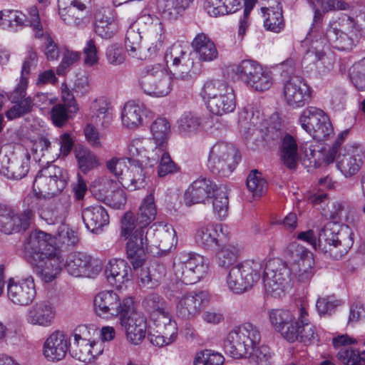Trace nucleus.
I'll use <instances>...</instances> for the list:
<instances>
[{"label": "nucleus", "mask_w": 365, "mask_h": 365, "mask_svg": "<svg viewBox=\"0 0 365 365\" xmlns=\"http://www.w3.org/2000/svg\"><path fill=\"white\" fill-rule=\"evenodd\" d=\"M128 154L140 163L153 167L160 160V140L148 138L144 143L140 139L133 140L128 145Z\"/></svg>", "instance_id": "20"}, {"label": "nucleus", "mask_w": 365, "mask_h": 365, "mask_svg": "<svg viewBox=\"0 0 365 365\" xmlns=\"http://www.w3.org/2000/svg\"><path fill=\"white\" fill-rule=\"evenodd\" d=\"M284 254L288 259L292 280L308 282L314 275V259L313 254L296 242L287 247Z\"/></svg>", "instance_id": "8"}, {"label": "nucleus", "mask_w": 365, "mask_h": 365, "mask_svg": "<svg viewBox=\"0 0 365 365\" xmlns=\"http://www.w3.org/2000/svg\"><path fill=\"white\" fill-rule=\"evenodd\" d=\"M89 331L86 325H81L73 331L74 344L78 349V353L76 356L81 361H90L91 356V340L88 338Z\"/></svg>", "instance_id": "41"}, {"label": "nucleus", "mask_w": 365, "mask_h": 365, "mask_svg": "<svg viewBox=\"0 0 365 365\" xmlns=\"http://www.w3.org/2000/svg\"><path fill=\"white\" fill-rule=\"evenodd\" d=\"M313 90L301 76H292L284 80L282 94L287 106L299 109L309 104L312 100Z\"/></svg>", "instance_id": "12"}, {"label": "nucleus", "mask_w": 365, "mask_h": 365, "mask_svg": "<svg viewBox=\"0 0 365 365\" xmlns=\"http://www.w3.org/2000/svg\"><path fill=\"white\" fill-rule=\"evenodd\" d=\"M340 305V301L334 296L319 297L316 303V307L319 315L330 314Z\"/></svg>", "instance_id": "64"}, {"label": "nucleus", "mask_w": 365, "mask_h": 365, "mask_svg": "<svg viewBox=\"0 0 365 365\" xmlns=\"http://www.w3.org/2000/svg\"><path fill=\"white\" fill-rule=\"evenodd\" d=\"M30 157L28 155H4L0 158V173L9 179L20 180L24 178L29 170Z\"/></svg>", "instance_id": "26"}, {"label": "nucleus", "mask_w": 365, "mask_h": 365, "mask_svg": "<svg viewBox=\"0 0 365 365\" xmlns=\"http://www.w3.org/2000/svg\"><path fill=\"white\" fill-rule=\"evenodd\" d=\"M55 317V310L48 301H41L34 304L26 312V320L32 325L49 327Z\"/></svg>", "instance_id": "27"}, {"label": "nucleus", "mask_w": 365, "mask_h": 365, "mask_svg": "<svg viewBox=\"0 0 365 365\" xmlns=\"http://www.w3.org/2000/svg\"><path fill=\"white\" fill-rule=\"evenodd\" d=\"M60 250L46 252L41 257L29 261L34 272L45 282H51L60 274L62 268Z\"/></svg>", "instance_id": "18"}, {"label": "nucleus", "mask_w": 365, "mask_h": 365, "mask_svg": "<svg viewBox=\"0 0 365 365\" xmlns=\"http://www.w3.org/2000/svg\"><path fill=\"white\" fill-rule=\"evenodd\" d=\"M68 273L75 277H94L102 269V264L98 259L83 252L71 254L65 263Z\"/></svg>", "instance_id": "16"}, {"label": "nucleus", "mask_w": 365, "mask_h": 365, "mask_svg": "<svg viewBox=\"0 0 365 365\" xmlns=\"http://www.w3.org/2000/svg\"><path fill=\"white\" fill-rule=\"evenodd\" d=\"M349 130L341 132L334 143H338L334 161L337 169L346 178L355 175L361 168L365 158V151L360 144L352 143L342 146Z\"/></svg>", "instance_id": "6"}, {"label": "nucleus", "mask_w": 365, "mask_h": 365, "mask_svg": "<svg viewBox=\"0 0 365 365\" xmlns=\"http://www.w3.org/2000/svg\"><path fill=\"white\" fill-rule=\"evenodd\" d=\"M263 277L269 278L273 277L274 279L290 285L292 281L291 277V270L288 264L279 259H273L269 260L266 265H264Z\"/></svg>", "instance_id": "38"}, {"label": "nucleus", "mask_w": 365, "mask_h": 365, "mask_svg": "<svg viewBox=\"0 0 365 365\" xmlns=\"http://www.w3.org/2000/svg\"><path fill=\"white\" fill-rule=\"evenodd\" d=\"M302 128L314 138L326 140L333 134V127L328 115L320 108L309 106L299 118Z\"/></svg>", "instance_id": "13"}, {"label": "nucleus", "mask_w": 365, "mask_h": 365, "mask_svg": "<svg viewBox=\"0 0 365 365\" xmlns=\"http://www.w3.org/2000/svg\"><path fill=\"white\" fill-rule=\"evenodd\" d=\"M143 115L147 118H153L154 113L135 101H128L125 104L121 113L123 125L129 129H136L143 125Z\"/></svg>", "instance_id": "30"}, {"label": "nucleus", "mask_w": 365, "mask_h": 365, "mask_svg": "<svg viewBox=\"0 0 365 365\" xmlns=\"http://www.w3.org/2000/svg\"><path fill=\"white\" fill-rule=\"evenodd\" d=\"M157 205L153 192L146 195L142 200L136 217V222L140 228H145L156 217Z\"/></svg>", "instance_id": "39"}, {"label": "nucleus", "mask_w": 365, "mask_h": 365, "mask_svg": "<svg viewBox=\"0 0 365 365\" xmlns=\"http://www.w3.org/2000/svg\"><path fill=\"white\" fill-rule=\"evenodd\" d=\"M128 163H130L128 172L124 178H120L119 184L130 190L143 187L146 178V173L143 166L144 163H140L138 159H134L130 155Z\"/></svg>", "instance_id": "36"}, {"label": "nucleus", "mask_w": 365, "mask_h": 365, "mask_svg": "<svg viewBox=\"0 0 365 365\" xmlns=\"http://www.w3.org/2000/svg\"><path fill=\"white\" fill-rule=\"evenodd\" d=\"M247 357L249 358L250 362L254 365L272 364V354L267 346H256L255 348L250 350Z\"/></svg>", "instance_id": "57"}, {"label": "nucleus", "mask_w": 365, "mask_h": 365, "mask_svg": "<svg viewBox=\"0 0 365 365\" xmlns=\"http://www.w3.org/2000/svg\"><path fill=\"white\" fill-rule=\"evenodd\" d=\"M259 123V118L258 115L255 116L252 110H249L247 108H243L239 113L238 127L242 132L248 133L250 131L254 130Z\"/></svg>", "instance_id": "59"}, {"label": "nucleus", "mask_w": 365, "mask_h": 365, "mask_svg": "<svg viewBox=\"0 0 365 365\" xmlns=\"http://www.w3.org/2000/svg\"><path fill=\"white\" fill-rule=\"evenodd\" d=\"M338 143L327 150L321 145L312 142H306L300 145L301 156L299 160L305 168H317L322 163L326 165L334 162Z\"/></svg>", "instance_id": "14"}, {"label": "nucleus", "mask_w": 365, "mask_h": 365, "mask_svg": "<svg viewBox=\"0 0 365 365\" xmlns=\"http://www.w3.org/2000/svg\"><path fill=\"white\" fill-rule=\"evenodd\" d=\"M193 0H161V19L171 21L182 16Z\"/></svg>", "instance_id": "44"}, {"label": "nucleus", "mask_w": 365, "mask_h": 365, "mask_svg": "<svg viewBox=\"0 0 365 365\" xmlns=\"http://www.w3.org/2000/svg\"><path fill=\"white\" fill-rule=\"evenodd\" d=\"M273 83L274 78L272 72L262 66L247 87L257 92H264L269 90Z\"/></svg>", "instance_id": "49"}, {"label": "nucleus", "mask_w": 365, "mask_h": 365, "mask_svg": "<svg viewBox=\"0 0 365 365\" xmlns=\"http://www.w3.org/2000/svg\"><path fill=\"white\" fill-rule=\"evenodd\" d=\"M193 66L194 61L191 51L187 52L182 50L180 51V56H175L173 59V70H171L170 73L173 76L185 78L187 77Z\"/></svg>", "instance_id": "46"}, {"label": "nucleus", "mask_w": 365, "mask_h": 365, "mask_svg": "<svg viewBox=\"0 0 365 365\" xmlns=\"http://www.w3.org/2000/svg\"><path fill=\"white\" fill-rule=\"evenodd\" d=\"M120 324L124 329L127 339L133 344H140L145 337L147 324L144 316L137 312L135 302L130 312L120 317Z\"/></svg>", "instance_id": "19"}, {"label": "nucleus", "mask_w": 365, "mask_h": 365, "mask_svg": "<svg viewBox=\"0 0 365 365\" xmlns=\"http://www.w3.org/2000/svg\"><path fill=\"white\" fill-rule=\"evenodd\" d=\"M143 305L146 311L150 314L151 322L148 325V339L155 346L159 344L160 336L158 335V317L160 314V295L158 293L148 294Z\"/></svg>", "instance_id": "35"}, {"label": "nucleus", "mask_w": 365, "mask_h": 365, "mask_svg": "<svg viewBox=\"0 0 365 365\" xmlns=\"http://www.w3.org/2000/svg\"><path fill=\"white\" fill-rule=\"evenodd\" d=\"M177 243L178 237L173 225H161V258L175 250Z\"/></svg>", "instance_id": "52"}, {"label": "nucleus", "mask_w": 365, "mask_h": 365, "mask_svg": "<svg viewBox=\"0 0 365 365\" xmlns=\"http://www.w3.org/2000/svg\"><path fill=\"white\" fill-rule=\"evenodd\" d=\"M134 303L132 297L121 298L113 290L100 292L93 299L96 313L104 319H113L118 316L121 317L133 310Z\"/></svg>", "instance_id": "9"}, {"label": "nucleus", "mask_w": 365, "mask_h": 365, "mask_svg": "<svg viewBox=\"0 0 365 365\" xmlns=\"http://www.w3.org/2000/svg\"><path fill=\"white\" fill-rule=\"evenodd\" d=\"M106 276L110 285L121 289L132 277L131 269L128 262L121 259H115L109 262L106 269Z\"/></svg>", "instance_id": "31"}, {"label": "nucleus", "mask_w": 365, "mask_h": 365, "mask_svg": "<svg viewBox=\"0 0 365 365\" xmlns=\"http://www.w3.org/2000/svg\"><path fill=\"white\" fill-rule=\"evenodd\" d=\"M270 322L274 329L289 342L296 341L297 332L294 329L296 318L289 310L273 309L269 313Z\"/></svg>", "instance_id": "25"}, {"label": "nucleus", "mask_w": 365, "mask_h": 365, "mask_svg": "<svg viewBox=\"0 0 365 365\" xmlns=\"http://www.w3.org/2000/svg\"><path fill=\"white\" fill-rule=\"evenodd\" d=\"M337 358L345 365H365V351L350 346L341 348L337 353Z\"/></svg>", "instance_id": "50"}, {"label": "nucleus", "mask_w": 365, "mask_h": 365, "mask_svg": "<svg viewBox=\"0 0 365 365\" xmlns=\"http://www.w3.org/2000/svg\"><path fill=\"white\" fill-rule=\"evenodd\" d=\"M209 264L207 258L195 252H180L177 262L165 263L161 260V267L172 268L173 276L185 284H194L202 280L208 272Z\"/></svg>", "instance_id": "1"}, {"label": "nucleus", "mask_w": 365, "mask_h": 365, "mask_svg": "<svg viewBox=\"0 0 365 365\" xmlns=\"http://www.w3.org/2000/svg\"><path fill=\"white\" fill-rule=\"evenodd\" d=\"M82 219L86 228L92 232H97L109 224V215L104 207L95 205L82 210Z\"/></svg>", "instance_id": "34"}, {"label": "nucleus", "mask_w": 365, "mask_h": 365, "mask_svg": "<svg viewBox=\"0 0 365 365\" xmlns=\"http://www.w3.org/2000/svg\"><path fill=\"white\" fill-rule=\"evenodd\" d=\"M263 282L266 293L274 298H281L284 296L287 289L290 287L285 282L274 279L272 276L269 278L263 277Z\"/></svg>", "instance_id": "60"}, {"label": "nucleus", "mask_w": 365, "mask_h": 365, "mask_svg": "<svg viewBox=\"0 0 365 365\" xmlns=\"http://www.w3.org/2000/svg\"><path fill=\"white\" fill-rule=\"evenodd\" d=\"M8 300L18 306L31 304L36 298V290L33 277L29 276L16 280L9 278L6 282Z\"/></svg>", "instance_id": "15"}, {"label": "nucleus", "mask_w": 365, "mask_h": 365, "mask_svg": "<svg viewBox=\"0 0 365 365\" xmlns=\"http://www.w3.org/2000/svg\"><path fill=\"white\" fill-rule=\"evenodd\" d=\"M200 96L209 110L216 115L232 113L236 108L235 90L224 80L207 81L202 88Z\"/></svg>", "instance_id": "2"}, {"label": "nucleus", "mask_w": 365, "mask_h": 365, "mask_svg": "<svg viewBox=\"0 0 365 365\" xmlns=\"http://www.w3.org/2000/svg\"><path fill=\"white\" fill-rule=\"evenodd\" d=\"M279 155L282 163L290 170L296 169L301 156L300 146L297 139L285 133L279 145Z\"/></svg>", "instance_id": "29"}, {"label": "nucleus", "mask_w": 365, "mask_h": 365, "mask_svg": "<svg viewBox=\"0 0 365 365\" xmlns=\"http://www.w3.org/2000/svg\"><path fill=\"white\" fill-rule=\"evenodd\" d=\"M137 226L134 214L131 212H125L120 222V236L128 240L125 247L126 257L135 271L143 267L146 259L143 228L139 227L135 229Z\"/></svg>", "instance_id": "3"}, {"label": "nucleus", "mask_w": 365, "mask_h": 365, "mask_svg": "<svg viewBox=\"0 0 365 365\" xmlns=\"http://www.w3.org/2000/svg\"><path fill=\"white\" fill-rule=\"evenodd\" d=\"M240 6V0H205L204 2L205 10L213 17L235 13Z\"/></svg>", "instance_id": "40"}, {"label": "nucleus", "mask_w": 365, "mask_h": 365, "mask_svg": "<svg viewBox=\"0 0 365 365\" xmlns=\"http://www.w3.org/2000/svg\"><path fill=\"white\" fill-rule=\"evenodd\" d=\"M167 269H164L163 294L168 300L176 304L182 298L187 291L182 287L183 283L180 279H177L175 276L173 277V273L170 269L168 271Z\"/></svg>", "instance_id": "42"}, {"label": "nucleus", "mask_w": 365, "mask_h": 365, "mask_svg": "<svg viewBox=\"0 0 365 365\" xmlns=\"http://www.w3.org/2000/svg\"><path fill=\"white\" fill-rule=\"evenodd\" d=\"M95 32L102 38H111L118 30L112 9L101 8L95 15Z\"/></svg>", "instance_id": "33"}, {"label": "nucleus", "mask_w": 365, "mask_h": 365, "mask_svg": "<svg viewBox=\"0 0 365 365\" xmlns=\"http://www.w3.org/2000/svg\"><path fill=\"white\" fill-rule=\"evenodd\" d=\"M30 225L29 214L18 213L12 207L0 204V231L11 235L26 230Z\"/></svg>", "instance_id": "23"}, {"label": "nucleus", "mask_w": 365, "mask_h": 365, "mask_svg": "<svg viewBox=\"0 0 365 365\" xmlns=\"http://www.w3.org/2000/svg\"><path fill=\"white\" fill-rule=\"evenodd\" d=\"M13 106L5 113L9 120L21 118L29 113L33 108L34 102L31 96L11 102Z\"/></svg>", "instance_id": "51"}, {"label": "nucleus", "mask_w": 365, "mask_h": 365, "mask_svg": "<svg viewBox=\"0 0 365 365\" xmlns=\"http://www.w3.org/2000/svg\"><path fill=\"white\" fill-rule=\"evenodd\" d=\"M76 158L79 168L84 173H86L98 165L96 156L88 149L81 148L76 150Z\"/></svg>", "instance_id": "54"}, {"label": "nucleus", "mask_w": 365, "mask_h": 365, "mask_svg": "<svg viewBox=\"0 0 365 365\" xmlns=\"http://www.w3.org/2000/svg\"><path fill=\"white\" fill-rule=\"evenodd\" d=\"M240 159L237 149L232 144L219 141L210 148L207 166L213 174L228 177Z\"/></svg>", "instance_id": "7"}, {"label": "nucleus", "mask_w": 365, "mask_h": 365, "mask_svg": "<svg viewBox=\"0 0 365 365\" xmlns=\"http://www.w3.org/2000/svg\"><path fill=\"white\" fill-rule=\"evenodd\" d=\"M24 250L29 262L36 257H41L46 252H56L59 249L53 245L51 235L36 230L30 233L25 242Z\"/></svg>", "instance_id": "22"}, {"label": "nucleus", "mask_w": 365, "mask_h": 365, "mask_svg": "<svg viewBox=\"0 0 365 365\" xmlns=\"http://www.w3.org/2000/svg\"><path fill=\"white\" fill-rule=\"evenodd\" d=\"M247 187L254 197H261L265 193L267 183L261 173L257 170H252L247 178Z\"/></svg>", "instance_id": "53"}, {"label": "nucleus", "mask_w": 365, "mask_h": 365, "mask_svg": "<svg viewBox=\"0 0 365 365\" xmlns=\"http://www.w3.org/2000/svg\"><path fill=\"white\" fill-rule=\"evenodd\" d=\"M213 213L219 220H224L228 215L229 198L226 187H219L213 194Z\"/></svg>", "instance_id": "45"}, {"label": "nucleus", "mask_w": 365, "mask_h": 365, "mask_svg": "<svg viewBox=\"0 0 365 365\" xmlns=\"http://www.w3.org/2000/svg\"><path fill=\"white\" fill-rule=\"evenodd\" d=\"M264 17V26L267 30L278 33L284 26L282 12L280 8L261 9Z\"/></svg>", "instance_id": "47"}, {"label": "nucleus", "mask_w": 365, "mask_h": 365, "mask_svg": "<svg viewBox=\"0 0 365 365\" xmlns=\"http://www.w3.org/2000/svg\"><path fill=\"white\" fill-rule=\"evenodd\" d=\"M298 319L295 322L294 329L297 332V340L304 344H309L315 337V328L309 323L308 313L305 308L301 307L297 311Z\"/></svg>", "instance_id": "43"}, {"label": "nucleus", "mask_w": 365, "mask_h": 365, "mask_svg": "<svg viewBox=\"0 0 365 365\" xmlns=\"http://www.w3.org/2000/svg\"><path fill=\"white\" fill-rule=\"evenodd\" d=\"M339 236L337 225L332 222H327L318 234L319 250L334 259H340L351 247L353 240L349 237L342 241Z\"/></svg>", "instance_id": "11"}, {"label": "nucleus", "mask_w": 365, "mask_h": 365, "mask_svg": "<svg viewBox=\"0 0 365 365\" xmlns=\"http://www.w3.org/2000/svg\"><path fill=\"white\" fill-rule=\"evenodd\" d=\"M68 179L66 170L51 164L37 174L33 183L34 190L39 197H52L63 190Z\"/></svg>", "instance_id": "10"}, {"label": "nucleus", "mask_w": 365, "mask_h": 365, "mask_svg": "<svg viewBox=\"0 0 365 365\" xmlns=\"http://www.w3.org/2000/svg\"><path fill=\"white\" fill-rule=\"evenodd\" d=\"M238 249L234 245L223 247L217 254V263L220 267H229L233 264L238 257Z\"/></svg>", "instance_id": "61"}, {"label": "nucleus", "mask_w": 365, "mask_h": 365, "mask_svg": "<svg viewBox=\"0 0 365 365\" xmlns=\"http://www.w3.org/2000/svg\"><path fill=\"white\" fill-rule=\"evenodd\" d=\"M177 123L180 133L185 135L197 133L200 126V119L190 113H184Z\"/></svg>", "instance_id": "56"}, {"label": "nucleus", "mask_w": 365, "mask_h": 365, "mask_svg": "<svg viewBox=\"0 0 365 365\" xmlns=\"http://www.w3.org/2000/svg\"><path fill=\"white\" fill-rule=\"evenodd\" d=\"M71 346L70 339L62 331L52 332L44 341L42 354L49 362H58L63 359Z\"/></svg>", "instance_id": "21"}, {"label": "nucleus", "mask_w": 365, "mask_h": 365, "mask_svg": "<svg viewBox=\"0 0 365 365\" xmlns=\"http://www.w3.org/2000/svg\"><path fill=\"white\" fill-rule=\"evenodd\" d=\"M260 339L257 328L250 323H245L230 331L224 343V349L234 359L245 358L259 344Z\"/></svg>", "instance_id": "5"}, {"label": "nucleus", "mask_w": 365, "mask_h": 365, "mask_svg": "<svg viewBox=\"0 0 365 365\" xmlns=\"http://www.w3.org/2000/svg\"><path fill=\"white\" fill-rule=\"evenodd\" d=\"M224 356L219 352L205 349L196 354L194 365H222Z\"/></svg>", "instance_id": "55"}, {"label": "nucleus", "mask_w": 365, "mask_h": 365, "mask_svg": "<svg viewBox=\"0 0 365 365\" xmlns=\"http://www.w3.org/2000/svg\"><path fill=\"white\" fill-rule=\"evenodd\" d=\"M58 14L61 20L67 25L75 27H82L86 24L87 6L79 4L78 7L70 4L61 6L58 2Z\"/></svg>", "instance_id": "37"}, {"label": "nucleus", "mask_w": 365, "mask_h": 365, "mask_svg": "<svg viewBox=\"0 0 365 365\" xmlns=\"http://www.w3.org/2000/svg\"><path fill=\"white\" fill-rule=\"evenodd\" d=\"M69 113H71L65 105L55 104L51 110V119L56 126L61 128L68 122Z\"/></svg>", "instance_id": "63"}, {"label": "nucleus", "mask_w": 365, "mask_h": 365, "mask_svg": "<svg viewBox=\"0 0 365 365\" xmlns=\"http://www.w3.org/2000/svg\"><path fill=\"white\" fill-rule=\"evenodd\" d=\"M263 269L262 260L244 261L230 269L226 277V285L234 294H242L259 281Z\"/></svg>", "instance_id": "4"}, {"label": "nucleus", "mask_w": 365, "mask_h": 365, "mask_svg": "<svg viewBox=\"0 0 365 365\" xmlns=\"http://www.w3.org/2000/svg\"><path fill=\"white\" fill-rule=\"evenodd\" d=\"M129 157L128 158H116L113 157L106 163V167L108 170L113 173L118 179V182H113L115 186L119 184V180H121L123 170L126 168V163H128Z\"/></svg>", "instance_id": "62"}, {"label": "nucleus", "mask_w": 365, "mask_h": 365, "mask_svg": "<svg viewBox=\"0 0 365 365\" xmlns=\"http://www.w3.org/2000/svg\"><path fill=\"white\" fill-rule=\"evenodd\" d=\"M216 184L210 179L200 177L193 181L184 194L185 203L187 206L204 203L217 190Z\"/></svg>", "instance_id": "24"}, {"label": "nucleus", "mask_w": 365, "mask_h": 365, "mask_svg": "<svg viewBox=\"0 0 365 365\" xmlns=\"http://www.w3.org/2000/svg\"><path fill=\"white\" fill-rule=\"evenodd\" d=\"M220 231H222L221 225L215 223L202 225L196 230L195 242L205 250H215L220 246Z\"/></svg>", "instance_id": "32"}, {"label": "nucleus", "mask_w": 365, "mask_h": 365, "mask_svg": "<svg viewBox=\"0 0 365 365\" xmlns=\"http://www.w3.org/2000/svg\"><path fill=\"white\" fill-rule=\"evenodd\" d=\"M262 66L253 60H243L237 64H230L224 68V76L237 78L247 86Z\"/></svg>", "instance_id": "28"}, {"label": "nucleus", "mask_w": 365, "mask_h": 365, "mask_svg": "<svg viewBox=\"0 0 365 365\" xmlns=\"http://www.w3.org/2000/svg\"><path fill=\"white\" fill-rule=\"evenodd\" d=\"M210 294L207 291L187 292L176 303L175 309L178 317L191 319L197 317L210 302Z\"/></svg>", "instance_id": "17"}, {"label": "nucleus", "mask_w": 365, "mask_h": 365, "mask_svg": "<svg viewBox=\"0 0 365 365\" xmlns=\"http://www.w3.org/2000/svg\"><path fill=\"white\" fill-rule=\"evenodd\" d=\"M285 133L283 130L282 119L277 114L272 115L270 118V123L266 128L264 140L269 144H275L282 141Z\"/></svg>", "instance_id": "48"}, {"label": "nucleus", "mask_w": 365, "mask_h": 365, "mask_svg": "<svg viewBox=\"0 0 365 365\" xmlns=\"http://www.w3.org/2000/svg\"><path fill=\"white\" fill-rule=\"evenodd\" d=\"M349 74L355 87L359 91H365V58L353 64Z\"/></svg>", "instance_id": "58"}]
</instances>
